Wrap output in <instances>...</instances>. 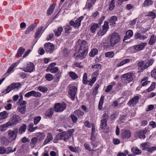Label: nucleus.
<instances>
[{
  "mask_svg": "<svg viewBox=\"0 0 156 156\" xmlns=\"http://www.w3.org/2000/svg\"><path fill=\"white\" fill-rule=\"evenodd\" d=\"M37 89L38 90L43 93L46 92L48 90L47 88L45 87L39 86Z\"/></svg>",
  "mask_w": 156,
  "mask_h": 156,
  "instance_id": "nucleus-55",
  "label": "nucleus"
},
{
  "mask_svg": "<svg viewBox=\"0 0 156 156\" xmlns=\"http://www.w3.org/2000/svg\"><path fill=\"white\" fill-rule=\"evenodd\" d=\"M93 5V4H92L90 2H87L84 8L85 9H88L89 10L91 9Z\"/></svg>",
  "mask_w": 156,
  "mask_h": 156,
  "instance_id": "nucleus-61",
  "label": "nucleus"
},
{
  "mask_svg": "<svg viewBox=\"0 0 156 156\" xmlns=\"http://www.w3.org/2000/svg\"><path fill=\"white\" fill-rule=\"evenodd\" d=\"M130 61V60L129 59L127 58L123 60L119 63H118L117 65V66L118 67H120L122 66L124 64L127 63L129 62Z\"/></svg>",
  "mask_w": 156,
  "mask_h": 156,
  "instance_id": "nucleus-44",
  "label": "nucleus"
},
{
  "mask_svg": "<svg viewBox=\"0 0 156 156\" xmlns=\"http://www.w3.org/2000/svg\"><path fill=\"white\" fill-rule=\"evenodd\" d=\"M66 107V104L64 103H58L54 107V110L56 112H62L65 109Z\"/></svg>",
  "mask_w": 156,
  "mask_h": 156,
  "instance_id": "nucleus-6",
  "label": "nucleus"
},
{
  "mask_svg": "<svg viewBox=\"0 0 156 156\" xmlns=\"http://www.w3.org/2000/svg\"><path fill=\"white\" fill-rule=\"evenodd\" d=\"M96 78H92V79L90 80L88 82V84L90 85L91 87L92 86L93 84L96 80Z\"/></svg>",
  "mask_w": 156,
  "mask_h": 156,
  "instance_id": "nucleus-54",
  "label": "nucleus"
},
{
  "mask_svg": "<svg viewBox=\"0 0 156 156\" xmlns=\"http://www.w3.org/2000/svg\"><path fill=\"white\" fill-rule=\"evenodd\" d=\"M83 18V16H81L77 19L75 22L73 20H71L69 22V24L73 26L74 27L78 28L80 26L81 22Z\"/></svg>",
  "mask_w": 156,
  "mask_h": 156,
  "instance_id": "nucleus-9",
  "label": "nucleus"
},
{
  "mask_svg": "<svg viewBox=\"0 0 156 156\" xmlns=\"http://www.w3.org/2000/svg\"><path fill=\"white\" fill-rule=\"evenodd\" d=\"M44 48L47 52L51 53L54 50V46L51 43H48L44 44Z\"/></svg>",
  "mask_w": 156,
  "mask_h": 156,
  "instance_id": "nucleus-16",
  "label": "nucleus"
},
{
  "mask_svg": "<svg viewBox=\"0 0 156 156\" xmlns=\"http://www.w3.org/2000/svg\"><path fill=\"white\" fill-rule=\"evenodd\" d=\"M98 52V51L96 49H93L90 51V56L93 57L97 55Z\"/></svg>",
  "mask_w": 156,
  "mask_h": 156,
  "instance_id": "nucleus-47",
  "label": "nucleus"
},
{
  "mask_svg": "<svg viewBox=\"0 0 156 156\" xmlns=\"http://www.w3.org/2000/svg\"><path fill=\"white\" fill-rule=\"evenodd\" d=\"M122 78H126V80L129 82H130L132 80L133 78L132 74L130 73H128L122 75Z\"/></svg>",
  "mask_w": 156,
  "mask_h": 156,
  "instance_id": "nucleus-25",
  "label": "nucleus"
},
{
  "mask_svg": "<svg viewBox=\"0 0 156 156\" xmlns=\"http://www.w3.org/2000/svg\"><path fill=\"white\" fill-rule=\"evenodd\" d=\"M147 44L146 42L138 44L133 46V48L136 51H140L144 49Z\"/></svg>",
  "mask_w": 156,
  "mask_h": 156,
  "instance_id": "nucleus-14",
  "label": "nucleus"
},
{
  "mask_svg": "<svg viewBox=\"0 0 156 156\" xmlns=\"http://www.w3.org/2000/svg\"><path fill=\"white\" fill-rule=\"evenodd\" d=\"M68 74L69 76L73 80H75L77 79L78 77L77 74L73 72H69L68 73Z\"/></svg>",
  "mask_w": 156,
  "mask_h": 156,
  "instance_id": "nucleus-35",
  "label": "nucleus"
},
{
  "mask_svg": "<svg viewBox=\"0 0 156 156\" xmlns=\"http://www.w3.org/2000/svg\"><path fill=\"white\" fill-rule=\"evenodd\" d=\"M101 128L105 132H107L108 131V126L107 125V121L101 120Z\"/></svg>",
  "mask_w": 156,
  "mask_h": 156,
  "instance_id": "nucleus-20",
  "label": "nucleus"
},
{
  "mask_svg": "<svg viewBox=\"0 0 156 156\" xmlns=\"http://www.w3.org/2000/svg\"><path fill=\"white\" fill-rule=\"evenodd\" d=\"M21 84L20 83H12L8 86L7 88L2 91V93L4 94L9 93L13 89H19L21 88Z\"/></svg>",
  "mask_w": 156,
  "mask_h": 156,
  "instance_id": "nucleus-3",
  "label": "nucleus"
},
{
  "mask_svg": "<svg viewBox=\"0 0 156 156\" xmlns=\"http://www.w3.org/2000/svg\"><path fill=\"white\" fill-rule=\"evenodd\" d=\"M53 113V109L52 108L48 109L47 110L45 114V115L49 117H51L52 116Z\"/></svg>",
  "mask_w": 156,
  "mask_h": 156,
  "instance_id": "nucleus-45",
  "label": "nucleus"
},
{
  "mask_svg": "<svg viewBox=\"0 0 156 156\" xmlns=\"http://www.w3.org/2000/svg\"><path fill=\"white\" fill-rule=\"evenodd\" d=\"M95 128L94 126L92 127V134L91 137V141L90 143L93 145V147H96L97 145L96 141V136L95 135Z\"/></svg>",
  "mask_w": 156,
  "mask_h": 156,
  "instance_id": "nucleus-8",
  "label": "nucleus"
},
{
  "mask_svg": "<svg viewBox=\"0 0 156 156\" xmlns=\"http://www.w3.org/2000/svg\"><path fill=\"white\" fill-rule=\"evenodd\" d=\"M88 81L87 80V74L86 73L83 74V82L84 84H87L88 83Z\"/></svg>",
  "mask_w": 156,
  "mask_h": 156,
  "instance_id": "nucleus-52",
  "label": "nucleus"
},
{
  "mask_svg": "<svg viewBox=\"0 0 156 156\" xmlns=\"http://www.w3.org/2000/svg\"><path fill=\"white\" fill-rule=\"evenodd\" d=\"M84 146L85 148L87 150L89 151H92V149L90 145L87 143H85L84 144Z\"/></svg>",
  "mask_w": 156,
  "mask_h": 156,
  "instance_id": "nucleus-56",
  "label": "nucleus"
},
{
  "mask_svg": "<svg viewBox=\"0 0 156 156\" xmlns=\"http://www.w3.org/2000/svg\"><path fill=\"white\" fill-rule=\"evenodd\" d=\"M155 83L154 82H152L150 86L147 90L149 92L153 90L154 88Z\"/></svg>",
  "mask_w": 156,
  "mask_h": 156,
  "instance_id": "nucleus-53",
  "label": "nucleus"
},
{
  "mask_svg": "<svg viewBox=\"0 0 156 156\" xmlns=\"http://www.w3.org/2000/svg\"><path fill=\"white\" fill-rule=\"evenodd\" d=\"M27 126L26 124H23L21 126L19 129V133L20 134H21L24 133L26 129Z\"/></svg>",
  "mask_w": 156,
  "mask_h": 156,
  "instance_id": "nucleus-42",
  "label": "nucleus"
},
{
  "mask_svg": "<svg viewBox=\"0 0 156 156\" xmlns=\"http://www.w3.org/2000/svg\"><path fill=\"white\" fill-rule=\"evenodd\" d=\"M120 37L119 34L116 32L113 33L110 38V43L112 47L118 45L120 42Z\"/></svg>",
  "mask_w": 156,
  "mask_h": 156,
  "instance_id": "nucleus-1",
  "label": "nucleus"
},
{
  "mask_svg": "<svg viewBox=\"0 0 156 156\" xmlns=\"http://www.w3.org/2000/svg\"><path fill=\"white\" fill-rule=\"evenodd\" d=\"M133 31L131 30H128L126 33V36L124 38V41L127 39L128 38H129L133 35Z\"/></svg>",
  "mask_w": 156,
  "mask_h": 156,
  "instance_id": "nucleus-29",
  "label": "nucleus"
},
{
  "mask_svg": "<svg viewBox=\"0 0 156 156\" xmlns=\"http://www.w3.org/2000/svg\"><path fill=\"white\" fill-rule=\"evenodd\" d=\"M114 55V53L113 51H109L106 52L105 54V56L106 57L112 58Z\"/></svg>",
  "mask_w": 156,
  "mask_h": 156,
  "instance_id": "nucleus-48",
  "label": "nucleus"
},
{
  "mask_svg": "<svg viewBox=\"0 0 156 156\" xmlns=\"http://www.w3.org/2000/svg\"><path fill=\"white\" fill-rule=\"evenodd\" d=\"M101 66L99 64H95L92 66V68L94 70H98L101 68Z\"/></svg>",
  "mask_w": 156,
  "mask_h": 156,
  "instance_id": "nucleus-59",
  "label": "nucleus"
},
{
  "mask_svg": "<svg viewBox=\"0 0 156 156\" xmlns=\"http://www.w3.org/2000/svg\"><path fill=\"white\" fill-rule=\"evenodd\" d=\"M36 136L39 138L41 140H42L44 139L45 135L43 133H38L36 134Z\"/></svg>",
  "mask_w": 156,
  "mask_h": 156,
  "instance_id": "nucleus-58",
  "label": "nucleus"
},
{
  "mask_svg": "<svg viewBox=\"0 0 156 156\" xmlns=\"http://www.w3.org/2000/svg\"><path fill=\"white\" fill-rule=\"evenodd\" d=\"M18 133V130L16 129L12 130H9L8 132L9 138L11 139V141L15 140L16 138Z\"/></svg>",
  "mask_w": 156,
  "mask_h": 156,
  "instance_id": "nucleus-10",
  "label": "nucleus"
},
{
  "mask_svg": "<svg viewBox=\"0 0 156 156\" xmlns=\"http://www.w3.org/2000/svg\"><path fill=\"white\" fill-rule=\"evenodd\" d=\"M57 137L58 139H63L65 141L68 140L70 137L67 132H63L57 135Z\"/></svg>",
  "mask_w": 156,
  "mask_h": 156,
  "instance_id": "nucleus-18",
  "label": "nucleus"
},
{
  "mask_svg": "<svg viewBox=\"0 0 156 156\" xmlns=\"http://www.w3.org/2000/svg\"><path fill=\"white\" fill-rule=\"evenodd\" d=\"M43 29V27H41L38 29L35 34V37L36 38L40 37L43 33L44 30H42Z\"/></svg>",
  "mask_w": 156,
  "mask_h": 156,
  "instance_id": "nucleus-27",
  "label": "nucleus"
},
{
  "mask_svg": "<svg viewBox=\"0 0 156 156\" xmlns=\"http://www.w3.org/2000/svg\"><path fill=\"white\" fill-rule=\"evenodd\" d=\"M11 123L8 122L0 126V129L2 132L5 131L8 127L11 126Z\"/></svg>",
  "mask_w": 156,
  "mask_h": 156,
  "instance_id": "nucleus-26",
  "label": "nucleus"
},
{
  "mask_svg": "<svg viewBox=\"0 0 156 156\" xmlns=\"http://www.w3.org/2000/svg\"><path fill=\"white\" fill-rule=\"evenodd\" d=\"M76 45L79 49V50L80 51H86L88 52V44L85 41H82L81 40H79L76 43Z\"/></svg>",
  "mask_w": 156,
  "mask_h": 156,
  "instance_id": "nucleus-2",
  "label": "nucleus"
},
{
  "mask_svg": "<svg viewBox=\"0 0 156 156\" xmlns=\"http://www.w3.org/2000/svg\"><path fill=\"white\" fill-rule=\"evenodd\" d=\"M20 120V117L18 115H14L11 118L9 121L11 126L16 124Z\"/></svg>",
  "mask_w": 156,
  "mask_h": 156,
  "instance_id": "nucleus-17",
  "label": "nucleus"
},
{
  "mask_svg": "<svg viewBox=\"0 0 156 156\" xmlns=\"http://www.w3.org/2000/svg\"><path fill=\"white\" fill-rule=\"evenodd\" d=\"M118 19L115 16H113L110 18V22L112 24H115V22H116Z\"/></svg>",
  "mask_w": 156,
  "mask_h": 156,
  "instance_id": "nucleus-57",
  "label": "nucleus"
},
{
  "mask_svg": "<svg viewBox=\"0 0 156 156\" xmlns=\"http://www.w3.org/2000/svg\"><path fill=\"white\" fill-rule=\"evenodd\" d=\"M37 25L36 24H32L30 25L28 27L25 31V34H29L30 31L34 29L36 27Z\"/></svg>",
  "mask_w": 156,
  "mask_h": 156,
  "instance_id": "nucleus-31",
  "label": "nucleus"
},
{
  "mask_svg": "<svg viewBox=\"0 0 156 156\" xmlns=\"http://www.w3.org/2000/svg\"><path fill=\"white\" fill-rule=\"evenodd\" d=\"M149 125L150 126L153 128L156 127V122H155L153 121H151L149 122Z\"/></svg>",
  "mask_w": 156,
  "mask_h": 156,
  "instance_id": "nucleus-63",
  "label": "nucleus"
},
{
  "mask_svg": "<svg viewBox=\"0 0 156 156\" xmlns=\"http://www.w3.org/2000/svg\"><path fill=\"white\" fill-rule=\"evenodd\" d=\"M98 27V24L97 23H94L92 24L91 25L90 31L92 33H94L96 29Z\"/></svg>",
  "mask_w": 156,
  "mask_h": 156,
  "instance_id": "nucleus-43",
  "label": "nucleus"
},
{
  "mask_svg": "<svg viewBox=\"0 0 156 156\" xmlns=\"http://www.w3.org/2000/svg\"><path fill=\"white\" fill-rule=\"evenodd\" d=\"M147 35H144L139 33H136L134 36L135 39H139L141 40H144L147 39Z\"/></svg>",
  "mask_w": 156,
  "mask_h": 156,
  "instance_id": "nucleus-21",
  "label": "nucleus"
},
{
  "mask_svg": "<svg viewBox=\"0 0 156 156\" xmlns=\"http://www.w3.org/2000/svg\"><path fill=\"white\" fill-rule=\"evenodd\" d=\"M41 94V93L38 92H36L34 90H32L26 93L25 96L27 98H29L31 96H33L35 97H40Z\"/></svg>",
  "mask_w": 156,
  "mask_h": 156,
  "instance_id": "nucleus-12",
  "label": "nucleus"
},
{
  "mask_svg": "<svg viewBox=\"0 0 156 156\" xmlns=\"http://www.w3.org/2000/svg\"><path fill=\"white\" fill-rule=\"evenodd\" d=\"M25 49L23 47H20L18 50L16 56L18 57H21Z\"/></svg>",
  "mask_w": 156,
  "mask_h": 156,
  "instance_id": "nucleus-41",
  "label": "nucleus"
},
{
  "mask_svg": "<svg viewBox=\"0 0 156 156\" xmlns=\"http://www.w3.org/2000/svg\"><path fill=\"white\" fill-rule=\"evenodd\" d=\"M139 97L138 96H136L129 102V105H136L138 102Z\"/></svg>",
  "mask_w": 156,
  "mask_h": 156,
  "instance_id": "nucleus-22",
  "label": "nucleus"
},
{
  "mask_svg": "<svg viewBox=\"0 0 156 156\" xmlns=\"http://www.w3.org/2000/svg\"><path fill=\"white\" fill-rule=\"evenodd\" d=\"M62 30L63 29L62 27H60L58 28L57 30L55 32V36L58 37L60 35Z\"/></svg>",
  "mask_w": 156,
  "mask_h": 156,
  "instance_id": "nucleus-46",
  "label": "nucleus"
},
{
  "mask_svg": "<svg viewBox=\"0 0 156 156\" xmlns=\"http://www.w3.org/2000/svg\"><path fill=\"white\" fill-rule=\"evenodd\" d=\"M26 101H23L22 103L18 105L17 107V110L21 113L24 114L26 111Z\"/></svg>",
  "mask_w": 156,
  "mask_h": 156,
  "instance_id": "nucleus-11",
  "label": "nucleus"
},
{
  "mask_svg": "<svg viewBox=\"0 0 156 156\" xmlns=\"http://www.w3.org/2000/svg\"><path fill=\"white\" fill-rule=\"evenodd\" d=\"M126 8L128 10H130L134 9V6L132 4H129L126 5Z\"/></svg>",
  "mask_w": 156,
  "mask_h": 156,
  "instance_id": "nucleus-62",
  "label": "nucleus"
},
{
  "mask_svg": "<svg viewBox=\"0 0 156 156\" xmlns=\"http://www.w3.org/2000/svg\"><path fill=\"white\" fill-rule=\"evenodd\" d=\"M156 41V36L154 34L152 35L148 42L150 45H153Z\"/></svg>",
  "mask_w": 156,
  "mask_h": 156,
  "instance_id": "nucleus-30",
  "label": "nucleus"
},
{
  "mask_svg": "<svg viewBox=\"0 0 156 156\" xmlns=\"http://www.w3.org/2000/svg\"><path fill=\"white\" fill-rule=\"evenodd\" d=\"M87 52L86 51H83L79 50L78 52L74 54V56L76 58H80L81 59H83L86 55Z\"/></svg>",
  "mask_w": 156,
  "mask_h": 156,
  "instance_id": "nucleus-15",
  "label": "nucleus"
},
{
  "mask_svg": "<svg viewBox=\"0 0 156 156\" xmlns=\"http://www.w3.org/2000/svg\"><path fill=\"white\" fill-rule=\"evenodd\" d=\"M8 113L5 111L0 113V121L6 119L8 116Z\"/></svg>",
  "mask_w": 156,
  "mask_h": 156,
  "instance_id": "nucleus-33",
  "label": "nucleus"
},
{
  "mask_svg": "<svg viewBox=\"0 0 156 156\" xmlns=\"http://www.w3.org/2000/svg\"><path fill=\"white\" fill-rule=\"evenodd\" d=\"M154 62V60L153 59H150L149 60L148 62L145 64L144 66L143 67V70H144L147 68H148L149 66L152 65Z\"/></svg>",
  "mask_w": 156,
  "mask_h": 156,
  "instance_id": "nucleus-40",
  "label": "nucleus"
},
{
  "mask_svg": "<svg viewBox=\"0 0 156 156\" xmlns=\"http://www.w3.org/2000/svg\"><path fill=\"white\" fill-rule=\"evenodd\" d=\"M151 76L156 80V69L153 70L151 72Z\"/></svg>",
  "mask_w": 156,
  "mask_h": 156,
  "instance_id": "nucleus-64",
  "label": "nucleus"
},
{
  "mask_svg": "<svg viewBox=\"0 0 156 156\" xmlns=\"http://www.w3.org/2000/svg\"><path fill=\"white\" fill-rule=\"evenodd\" d=\"M53 139V137L52 134L50 133H48L47 138L45 140L43 144L45 145L47 144L48 143L51 141Z\"/></svg>",
  "mask_w": 156,
  "mask_h": 156,
  "instance_id": "nucleus-24",
  "label": "nucleus"
},
{
  "mask_svg": "<svg viewBox=\"0 0 156 156\" xmlns=\"http://www.w3.org/2000/svg\"><path fill=\"white\" fill-rule=\"evenodd\" d=\"M75 115L77 116L79 118H81L84 115V112L80 110L75 111L74 112Z\"/></svg>",
  "mask_w": 156,
  "mask_h": 156,
  "instance_id": "nucleus-39",
  "label": "nucleus"
},
{
  "mask_svg": "<svg viewBox=\"0 0 156 156\" xmlns=\"http://www.w3.org/2000/svg\"><path fill=\"white\" fill-rule=\"evenodd\" d=\"M121 136L122 139H128L131 137V133L129 130L123 129L121 132Z\"/></svg>",
  "mask_w": 156,
  "mask_h": 156,
  "instance_id": "nucleus-5",
  "label": "nucleus"
},
{
  "mask_svg": "<svg viewBox=\"0 0 156 156\" xmlns=\"http://www.w3.org/2000/svg\"><path fill=\"white\" fill-rule=\"evenodd\" d=\"M1 140L2 143L5 145H7L10 143L9 140L7 139L4 136H2L1 137Z\"/></svg>",
  "mask_w": 156,
  "mask_h": 156,
  "instance_id": "nucleus-28",
  "label": "nucleus"
},
{
  "mask_svg": "<svg viewBox=\"0 0 156 156\" xmlns=\"http://www.w3.org/2000/svg\"><path fill=\"white\" fill-rule=\"evenodd\" d=\"M22 70L25 72L31 73L35 70V66L32 63L29 62L22 68Z\"/></svg>",
  "mask_w": 156,
  "mask_h": 156,
  "instance_id": "nucleus-4",
  "label": "nucleus"
},
{
  "mask_svg": "<svg viewBox=\"0 0 156 156\" xmlns=\"http://www.w3.org/2000/svg\"><path fill=\"white\" fill-rule=\"evenodd\" d=\"M147 132V130L145 129L136 133L135 136L137 138L144 139L145 138V134Z\"/></svg>",
  "mask_w": 156,
  "mask_h": 156,
  "instance_id": "nucleus-19",
  "label": "nucleus"
},
{
  "mask_svg": "<svg viewBox=\"0 0 156 156\" xmlns=\"http://www.w3.org/2000/svg\"><path fill=\"white\" fill-rule=\"evenodd\" d=\"M77 90L76 87L75 86H72L70 88L68 92L72 100H74L76 94Z\"/></svg>",
  "mask_w": 156,
  "mask_h": 156,
  "instance_id": "nucleus-13",
  "label": "nucleus"
},
{
  "mask_svg": "<svg viewBox=\"0 0 156 156\" xmlns=\"http://www.w3.org/2000/svg\"><path fill=\"white\" fill-rule=\"evenodd\" d=\"M37 140L38 138L36 137H33L31 139L30 143V146L32 148H34L35 147Z\"/></svg>",
  "mask_w": 156,
  "mask_h": 156,
  "instance_id": "nucleus-32",
  "label": "nucleus"
},
{
  "mask_svg": "<svg viewBox=\"0 0 156 156\" xmlns=\"http://www.w3.org/2000/svg\"><path fill=\"white\" fill-rule=\"evenodd\" d=\"M104 100V97L103 96H101L100 98L98 104V109L99 110H101L102 108V105Z\"/></svg>",
  "mask_w": 156,
  "mask_h": 156,
  "instance_id": "nucleus-37",
  "label": "nucleus"
},
{
  "mask_svg": "<svg viewBox=\"0 0 156 156\" xmlns=\"http://www.w3.org/2000/svg\"><path fill=\"white\" fill-rule=\"evenodd\" d=\"M108 23V22H105L104 24L102 26V29H100L98 33V34L99 36H103L105 34L108 30L109 29Z\"/></svg>",
  "mask_w": 156,
  "mask_h": 156,
  "instance_id": "nucleus-7",
  "label": "nucleus"
},
{
  "mask_svg": "<svg viewBox=\"0 0 156 156\" xmlns=\"http://www.w3.org/2000/svg\"><path fill=\"white\" fill-rule=\"evenodd\" d=\"M53 78V75L50 73L47 74L45 76V78L46 79L49 81H50L52 80Z\"/></svg>",
  "mask_w": 156,
  "mask_h": 156,
  "instance_id": "nucleus-50",
  "label": "nucleus"
},
{
  "mask_svg": "<svg viewBox=\"0 0 156 156\" xmlns=\"http://www.w3.org/2000/svg\"><path fill=\"white\" fill-rule=\"evenodd\" d=\"M20 62V61H19L18 62H15L12 64L11 66L8 68L7 71V73H12L14 69L17 66Z\"/></svg>",
  "mask_w": 156,
  "mask_h": 156,
  "instance_id": "nucleus-23",
  "label": "nucleus"
},
{
  "mask_svg": "<svg viewBox=\"0 0 156 156\" xmlns=\"http://www.w3.org/2000/svg\"><path fill=\"white\" fill-rule=\"evenodd\" d=\"M153 3V2L151 0H145L144 4V6H148L151 5Z\"/></svg>",
  "mask_w": 156,
  "mask_h": 156,
  "instance_id": "nucleus-49",
  "label": "nucleus"
},
{
  "mask_svg": "<svg viewBox=\"0 0 156 156\" xmlns=\"http://www.w3.org/2000/svg\"><path fill=\"white\" fill-rule=\"evenodd\" d=\"M41 117L40 116H36L34 119V124L35 125L37 124L41 120Z\"/></svg>",
  "mask_w": 156,
  "mask_h": 156,
  "instance_id": "nucleus-51",
  "label": "nucleus"
},
{
  "mask_svg": "<svg viewBox=\"0 0 156 156\" xmlns=\"http://www.w3.org/2000/svg\"><path fill=\"white\" fill-rule=\"evenodd\" d=\"M149 146V143L144 142L141 144H140V147L142 150H145L147 151V149H148Z\"/></svg>",
  "mask_w": 156,
  "mask_h": 156,
  "instance_id": "nucleus-38",
  "label": "nucleus"
},
{
  "mask_svg": "<svg viewBox=\"0 0 156 156\" xmlns=\"http://www.w3.org/2000/svg\"><path fill=\"white\" fill-rule=\"evenodd\" d=\"M58 68L57 67H55L51 68V69H50V72L52 73H54L58 72Z\"/></svg>",
  "mask_w": 156,
  "mask_h": 156,
  "instance_id": "nucleus-60",
  "label": "nucleus"
},
{
  "mask_svg": "<svg viewBox=\"0 0 156 156\" xmlns=\"http://www.w3.org/2000/svg\"><path fill=\"white\" fill-rule=\"evenodd\" d=\"M132 151L134 154H139L141 153V151L136 147H133L131 149Z\"/></svg>",
  "mask_w": 156,
  "mask_h": 156,
  "instance_id": "nucleus-36",
  "label": "nucleus"
},
{
  "mask_svg": "<svg viewBox=\"0 0 156 156\" xmlns=\"http://www.w3.org/2000/svg\"><path fill=\"white\" fill-rule=\"evenodd\" d=\"M55 5V4H53L50 6L47 11V14L48 15H50L53 13Z\"/></svg>",
  "mask_w": 156,
  "mask_h": 156,
  "instance_id": "nucleus-34",
  "label": "nucleus"
}]
</instances>
